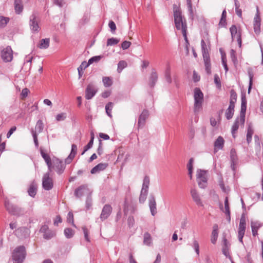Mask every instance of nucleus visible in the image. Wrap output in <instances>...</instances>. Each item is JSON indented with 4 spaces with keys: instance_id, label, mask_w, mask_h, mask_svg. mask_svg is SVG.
Returning <instances> with one entry per match:
<instances>
[{
    "instance_id": "1",
    "label": "nucleus",
    "mask_w": 263,
    "mask_h": 263,
    "mask_svg": "<svg viewBox=\"0 0 263 263\" xmlns=\"http://www.w3.org/2000/svg\"><path fill=\"white\" fill-rule=\"evenodd\" d=\"M174 17L175 27L177 30H181L184 40L188 43L187 38V25L185 19L183 17L181 10L176 5L173 6Z\"/></svg>"
},
{
    "instance_id": "2",
    "label": "nucleus",
    "mask_w": 263,
    "mask_h": 263,
    "mask_svg": "<svg viewBox=\"0 0 263 263\" xmlns=\"http://www.w3.org/2000/svg\"><path fill=\"white\" fill-rule=\"evenodd\" d=\"M194 110L195 113L198 112L202 108L203 102V93L199 88L196 87L194 90Z\"/></svg>"
},
{
    "instance_id": "3",
    "label": "nucleus",
    "mask_w": 263,
    "mask_h": 263,
    "mask_svg": "<svg viewBox=\"0 0 263 263\" xmlns=\"http://www.w3.org/2000/svg\"><path fill=\"white\" fill-rule=\"evenodd\" d=\"M4 205L9 213L15 216H20L23 213L22 208L12 204L7 197L4 198Z\"/></svg>"
},
{
    "instance_id": "4",
    "label": "nucleus",
    "mask_w": 263,
    "mask_h": 263,
    "mask_svg": "<svg viewBox=\"0 0 263 263\" xmlns=\"http://www.w3.org/2000/svg\"><path fill=\"white\" fill-rule=\"evenodd\" d=\"M196 179L199 186L201 189H204L207 186L208 171L198 169L196 172Z\"/></svg>"
},
{
    "instance_id": "5",
    "label": "nucleus",
    "mask_w": 263,
    "mask_h": 263,
    "mask_svg": "<svg viewBox=\"0 0 263 263\" xmlns=\"http://www.w3.org/2000/svg\"><path fill=\"white\" fill-rule=\"evenodd\" d=\"M12 257L13 263H22L25 257V248L24 246L17 247L14 250Z\"/></svg>"
},
{
    "instance_id": "6",
    "label": "nucleus",
    "mask_w": 263,
    "mask_h": 263,
    "mask_svg": "<svg viewBox=\"0 0 263 263\" xmlns=\"http://www.w3.org/2000/svg\"><path fill=\"white\" fill-rule=\"evenodd\" d=\"M50 172L45 173L42 178V186L44 190L49 191L53 187V180L50 177Z\"/></svg>"
},
{
    "instance_id": "7",
    "label": "nucleus",
    "mask_w": 263,
    "mask_h": 263,
    "mask_svg": "<svg viewBox=\"0 0 263 263\" xmlns=\"http://www.w3.org/2000/svg\"><path fill=\"white\" fill-rule=\"evenodd\" d=\"M54 168L59 175L62 174L65 168V165L58 158H54L52 162V169Z\"/></svg>"
},
{
    "instance_id": "8",
    "label": "nucleus",
    "mask_w": 263,
    "mask_h": 263,
    "mask_svg": "<svg viewBox=\"0 0 263 263\" xmlns=\"http://www.w3.org/2000/svg\"><path fill=\"white\" fill-rule=\"evenodd\" d=\"M1 57L6 62H10L12 60V50L10 46H7L1 51Z\"/></svg>"
},
{
    "instance_id": "9",
    "label": "nucleus",
    "mask_w": 263,
    "mask_h": 263,
    "mask_svg": "<svg viewBox=\"0 0 263 263\" xmlns=\"http://www.w3.org/2000/svg\"><path fill=\"white\" fill-rule=\"evenodd\" d=\"M98 91V89L93 84H89L85 90V98L87 100L92 99Z\"/></svg>"
},
{
    "instance_id": "10",
    "label": "nucleus",
    "mask_w": 263,
    "mask_h": 263,
    "mask_svg": "<svg viewBox=\"0 0 263 263\" xmlns=\"http://www.w3.org/2000/svg\"><path fill=\"white\" fill-rule=\"evenodd\" d=\"M232 38L233 40L236 39L240 48L241 47L242 41L241 38V34L240 31H237V27L235 25H232L230 28Z\"/></svg>"
},
{
    "instance_id": "11",
    "label": "nucleus",
    "mask_w": 263,
    "mask_h": 263,
    "mask_svg": "<svg viewBox=\"0 0 263 263\" xmlns=\"http://www.w3.org/2000/svg\"><path fill=\"white\" fill-rule=\"evenodd\" d=\"M39 20L35 14H32L30 17V27L33 32H39L40 26L39 25Z\"/></svg>"
},
{
    "instance_id": "12",
    "label": "nucleus",
    "mask_w": 263,
    "mask_h": 263,
    "mask_svg": "<svg viewBox=\"0 0 263 263\" xmlns=\"http://www.w3.org/2000/svg\"><path fill=\"white\" fill-rule=\"evenodd\" d=\"M112 207L108 204H105L102 210L101 213L100 214V218L101 221H104L111 214L112 212Z\"/></svg>"
},
{
    "instance_id": "13",
    "label": "nucleus",
    "mask_w": 263,
    "mask_h": 263,
    "mask_svg": "<svg viewBox=\"0 0 263 263\" xmlns=\"http://www.w3.org/2000/svg\"><path fill=\"white\" fill-rule=\"evenodd\" d=\"M155 197L154 195L151 194L148 199V206L153 216H155L157 213Z\"/></svg>"
},
{
    "instance_id": "14",
    "label": "nucleus",
    "mask_w": 263,
    "mask_h": 263,
    "mask_svg": "<svg viewBox=\"0 0 263 263\" xmlns=\"http://www.w3.org/2000/svg\"><path fill=\"white\" fill-rule=\"evenodd\" d=\"M241 110L240 116L242 121L245 120V114L247 109V99L245 95H242L241 98Z\"/></svg>"
},
{
    "instance_id": "15",
    "label": "nucleus",
    "mask_w": 263,
    "mask_h": 263,
    "mask_svg": "<svg viewBox=\"0 0 263 263\" xmlns=\"http://www.w3.org/2000/svg\"><path fill=\"white\" fill-rule=\"evenodd\" d=\"M260 21L261 19L259 16V10L258 7H257L256 13L254 18V29L256 33L260 31Z\"/></svg>"
},
{
    "instance_id": "16",
    "label": "nucleus",
    "mask_w": 263,
    "mask_h": 263,
    "mask_svg": "<svg viewBox=\"0 0 263 263\" xmlns=\"http://www.w3.org/2000/svg\"><path fill=\"white\" fill-rule=\"evenodd\" d=\"M231 167L233 171H235V165L238 163V157L235 149L232 148L230 152Z\"/></svg>"
},
{
    "instance_id": "17",
    "label": "nucleus",
    "mask_w": 263,
    "mask_h": 263,
    "mask_svg": "<svg viewBox=\"0 0 263 263\" xmlns=\"http://www.w3.org/2000/svg\"><path fill=\"white\" fill-rule=\"evenodd\" d=\"M190 193L193 201L196 203V204L199 206H202L203 204L197 191L195 189H192Z\"/></svg>"
},
{
    "instance_id": "18",
    "label": "nucleus",
    "mask_w": 263,
    "mask_h": 263,
    "mask_svg": "<svg viewBox=\"0 0 263 263\" xmlns=\"http://www.w3.org/2000/svg\"><path fill=\"white\" fill-rule=\"evenodd\" d=\"M29 234V230L26 227H21L15 231V234L20 238H26Z\"/></svg>"
},
{
    "instance_id": "19",
    "label": "nucleus",
    "mask_w": 263,
    "mask_h": 263,
    "mask_svg": "<svg viewBox=\"0 0 263 263\" xmlns=\"http://www.w3.org/2000/svg\"><path fill=\"white\" fill-rule=\"evenodd\" d=\"M245 120L243 121L241 120V117H238L235 121L234 124L232 127V134L234 138L235 137V133L237 131L240 125H243L245 124Z\"/></svg>"
},
{
    "instance_id": "20",
    "label": "nucleus",
    "mask_w": 263,
    "mask_h": 263,
    "mask_svg": "<svg viewBox=\"0 0 263 263\" xmlns=\"http://www.w3.org/2000/svg\"><path fill=\"white\" fill-rule=\"evenodd\" d=\"M149 116L148 110H144L139 116L138 125L139 127H142L145 125L146 120Z\"/></svg>"
},
{
    "instance_id": "21",
    "label": "nucleus",
    "mask_w": 263,
    "mask_h": 263,
    "mask_svg": "<svg viewBox=\"0 0 263 263\" xmlns=\"http://www.w3.org/2000/svg\"><path fill=\"white\" fill-rule=\"evenodd\" d=\"M89 190L88 188V186L87 185H82L79 186L78 188L76 189L74 191V195L77 198H80L83 195H84V194L86 192H88Z\"/></svg>"
},
{
    "instance_id": "22",
    "label": "nucleus",
    "mask_w": 263,
    "mask_h": 263,
    "mask_svg": "<svg viewBox=\"0 0 263 263\" xmlns=\"http://www.w3.org/2000/svg\"><path fill=\"white\" fill-rule=\"evenodd\" d=\"M224 143V140L221 136H219L214 142V153L222 149Z\"/></svg>"
},
{
    "instance_id": "23",
    "label": "nucleus",
    "mask_w": 263,
    "mask_h": 263,
    "mask_svg": "<svg viewBox=\"0 0 263 263\" xmlns=\"http://www.w3.org/2000/svg\"><path fill=\"white\" fill-rule=\"evenodd\" d=\"M77 152V146L73 144L71 145V151L68 156V157L65 159V163L67 164H69L71 162L72 160L75 157Z\"/></svg>"
},
{
    "instance_id": "24",
    "label": "nucleus",
    "mask_w": 263,
    "mask_h": 263,
    "mask_svg": "<svg viewBox=\"0 0 263 263\" xmlns=\"http://www.w3.org/2000/svg\"><path fill=\"white\" fill-rule=\"evenodd\" d=\"M218 236V226L217 224H214L211 234V241L213 244H215Z\"/></svg>"
},
{
    "instance_id": "25",
    "label": "nucleus",
    "mask_w": 263,
    "mask_h": 263,
    "mask_svg": "<svg viewBox=\"0 0 263 263\" xmlns=\"http://www.w3.org/2000/svg\"><path fill=\"white\" fill-rule=\"evenodd\" d=\"M108 166L107 163H99L95 167H93L90 171L92 174L99 173L100 172L104 170Z\"/></svg>"
},
{
    "instance_id": "26",
    "label": "nucleus",
    "mask_w": 263,
    "mask_h": 263,
    "mask_svg": "<svg viewBox=\"0 0 263 263\" xmlns=\"http://www.w3.org/2000/svg\"><path fill=\"white\" fill-rule=\"evenodd\" d=\"M158 80V74L155 70H153L149 78L148 85L150 87H154Z\"/></svg>"
},
{
    "instance_id": "27",
    "label": "nucleus",
    "mask_w": 263,
    "mask_h": 263,
    "mask_svg": "<svg viewBox=\"0 0 263 263\" xmlns=\"http://www.w3.org/2000/svg\"><path fill=\"white\" fill-rule=\"evenodd\" d=\"M41 154L48 166L49 171L51 172L52 162L49 155L45 153L43 150H41Z\"/></svg>"
},
{
    "instance_id": "28",
    "label": "nucleus",
    "mask_w": 263,
    "mask_h": 263,
    "mask_svg": "<svg viewBox=\"0 0 263 263\" xmlns=\"http://www.w3.org/2000/svg\"><path fill=\"white\" fill-rule=\"evenodd\" d=\"M37 188V186L36 183L34 181L32 182L28 190L29 195L32 197H34L36 194Z\"/></svg>"
},
{
    "instance_id": "29",
    "label": "nucleus",
    "mask_w": 263,
    "mask_h": 263,
    "mask_svg": "<svg viewBox=\"0 0 263 263\" xmlns=\"http://www.w3.org/2000/svg\"><path fill=\"white\" fill-rule=\"evenodd\" d=\"M14 9L17 14H20L23 10V5L22 0H14Z\"/></svg>"
},
{
    "instance_id": "30",
    "label": "nucleus",
    "mask_w": 263,
    "mask_h": 263,
    "mask_svg": "<svg viewBox=\"0 0 263 263\" xmlns=\"http://www.w3.org/2000/svg\"><path fill=\"white\" fill-rule=\"evenodd\" d=\"M50 43V39L49 38L42 39L38 45V47L40 49H47Z\"/></svg>"
},
{
    "instance_id": "31",
    "label": "nucleus",
    "mask_w": 263,
    "mask_h": 263,
    "mask_svg": "<svg viewBox=\"0 0 263 263\" xmlns=\"http://www.w3.org/2000/svg\"><path fill=\"white\" fill-rule=\"evenodd\" d=\"M149 184V178L148 176H146L144 177L142 184V187L141 189L142 191L144 192H148V187Z\"/></svg>"
},
{
    "instance_id": "32",
    "label": "nucleus",
    "mask_w": 263,
    "mask_h": 263,
    "mask_svg": "<svg viewBox=\"0 0 263 263\" xmlns=\"http://www.w3.org/2000/svg\"><path fill=\"white\" fill-rule=\"evenodd\" d=\"M237 94L234 89L230 91V105L235 106V103L237 101Z\"/></svg>"
},
{
    "instance_id": "33",
    "label": "nucleus",
    "mask_w": 263,
    "mask_h": 263,
    "mask_svg": "<svg viewBox=\"0 0 263 263\" xmlns=\"http://www.w3.org/2000/svg\"><path fill=\"white\" fill-rule=\"evenodd\" d=\"M201 46L203 58L210 56L208 47L203 40L201 41Z\"/></svg>"
},
{
    "instance_id": "34",
    "label": "nucleus",
    "mask_w": 263,
    "mask_h": 263,
    "mask_svg": "<svg viewBox=\"0 0 263 263\" xmlns=\"http://www.w3.org/2000/svg\"><path fill=\"white\" fill-rule=\"evenodd\" d=\"M203 58L205 67V70L207 73L211 74V71L210 56L203 57Z\"/></svg>"
},
{
    "instance_id": "35",
    "label": "nucleus",
    "mask_w": 263,
    "mask_h": 263,
    "mask_svg": "<svg viewBox=\"0 0 263 263\" xmlns=\"http://www.w3.org/2000/svg\"><path fill=\"white\" fill-rule=\"evenodd\" d=\"M235 106L230 105L226 112V117L228 120L231 119L234 115Z\"/></svg>"
},
{
    "instance_id": "36",
    "label": "nucleus",
    "mask_w": 263,
    "mask_h": 263,
    "mask_svg": "<svg viewBox=\"0 0 263 263\" xmlns=\"http://www.w3.org/2000/svg\"><path fill=\"white\" fill-rule=\"evenodd\" d=\"M246 218H245V215H242L241 216V218L240 219L238 230L245 231H246Z\"/></svg>"
},
{
    "instance_id": "37",
    "label": "nucleus",
    "mask_w": 263,
    "mask_h": 263,
    "mask_svg": "<svg viewBox=\"0 0 263 263\" xmlns=\"http://www.w3.org/2000/svg\"><path fill=\"white\" fill-rule=\"evenodd\" d=\"M44 129V123L41 120H39L36 124L35 129L34 130H36V133H40L42 132Z\"/></svg>"
},
{
    "instance_id": "38",
    "label": "nucleus",
    "mask_w": 263,
    "mask_h": 263,
    "mask_svg": "<svg viewBox=\"0 0 263 263\" xmlns=\"http://www.w3.org/2000/svg\"><path fill=\"white\" fill-rule=\"evenodd\" d=\"M9 21L10 18L9 17L0 16V29L5 27Z\"/></svg>"
},
{
    "instance_id": "39",
    "label": "nucleus",
    "mask_w": 263,
    "mask_h": 263,
    "mask_svg": "<svg viewBox=\"0 0 263 263\" xmlns=\"http://www.w3.org/2000/svg\"><path fill=\"white\" fill-rule=\"evenodd\" d=\"M254 133V130L252 128V126L250 125L248 128L247 134V141L248 144L252 140V137Z\"/></svg>"
},
{
    "instance_id": "40",
    "label": "nucleus",
    "mask_w": 263,
    "mask_h": 263,
    "mask_svg": "<svg viewBox=\"0 0 263 263\" xmlns=\"http://www.w3.org/2000/svg\"><path fill=\"white\" fill-rule=\"evenodd\" d=\"M248 73L249 77V86L248 88V92L250 93L253 84V79L254 77V74L251 68H249L248 69Z\"/></svg>"
},
{
    "instance_id": "41",
    "label": "nucleus",
    "mask_w": 263,
    "mask_h": 263,
    "mask_svg": "<svg viewBox=\"0 0 263 263\" xmlns=\"http://www.w3.org/2000/svg\"><path fill=\"white\" fill-rule=\"evenodd\" d=\"M93 140H94V135L93 134H91V139L88 142V143L84 147V151L82 153V155H83L86 151H87L89 149L91 148L93 145Z\"/></svg>"
},
{
    "instance_id": "42",
    "label": "nucleus",
    "mask_w": 263,
    "mask_h": 263,
    "mask_svg": "<svg viewBox=\"0 0 263 263\" xmlns=\"http://www.w3.org/2000/svg\"><path fill=\"white\" fill-rule=\"evenodd\" d=\"M143 243L147 246H150L152 243V237L151 235L146 232L144 234Z\"/></svg>"
},
{
    "instance_id": "43",
    "label": "nucleus",
    "mask_w": 263,
    "mask_h": 263,
    "mask_svg": "<svg viewBox=\"0 0 263 263\" xmlns=\"http://www.w3.org/2000/svg\"><path fill=\"white\" fill-rule=\"evenodd\" d=\"M227 12L226 10L222 11L221 17L219 23V25L221 27H224L226 24Z\"/></svg>"
},
{
    "instance_id": "44",
    "label": "nucleus",
    "mask_w": 263,
    "mask_h": 263,
    "mask_svg": "<svg viewBox=\"0 0 263 263\" xmlns=\"http://www.w3.org/2000/svg\"><path fill=\"white\" fill-rule=\"evenodd\" d=\"M114 104L112 102H108L105 106V110L107 115L110 118L112 117L111 110L113 108Z\"/></svg>"
},
{
    "instance_id": "45",
    "label": "nucleus",
    "mask_w": 263,
    "mask_h": 263,
    "mask_svg": "<svg viewBox=\"0 0 263 263\" xmlns=\"http://www.w3.org/2000/svg\"><path fill=\"white\" fill-rule=\"evenodd\" d=\"M102 81H103L104 86L106 87H110L112 84V79L110 78V77H103Z\"/></svg>"
},
{
    "instance_id": "46",
    "label": "nucleus",
    "mask_w": 263,
    "mask_h": 263,
    "mask_svg": "<svg viewBox=\"0 0 263 263\" xmlns=\"http://www.w3.org/2000/svg\"><path fill=\"white\" fill-rule=\"evenodd\" d=\"M127 66V63L125 61H120L118 64L117 71L120 73L122 70Z\"/></svg>"
},
{
    "instance_id": "47",
    "label": "nucleus",
    "mask_w": 263,
    "mask_h": 263,
    "mask_svg": "<svg viewBox=\"0 0 263 263\" xmlns=\"http://www.w3.org/2000/svg\"><path fill=\"white\" fill-rule=\"evenodd\" d=\"M55 235V232L53 231L48 230L43 235L44 238L49 239Z\"/></svg>"
},
{
    "instance_id": "48",
    "label": "nucleus",
    "mask_w": 263,
    "mask_h": 263,
    "mask_svg": "<svg viewBox=\"0 0 263 263\" xmlns=\"http://www.w3.org/2000/svg\"><path fill=\"white\" fill-rule=\"evenodd\" d=\"M31 133L33 138L35 146L36 148H38L39 144L37 140V133H36V130H34L33 128H31Z\"/></svg>"
},
{
    "instance_id": "49",
    "label": "nucleus",
    "mask_w": 263,
    "mask_h": 263,
    "mask_svg": "<svg viewBox=\"0 0 263 263\" xmlns=\"http://www.w3.org/2000/svg\"><path fill=\"white\" fill-rule=\"evenodd\" d=\"M64 235L67 238H70L73 236L74 231L70 228H66L64 230Z\"/></svg>"
},
{
    "instance_id": "50",
    "label": "nucleus",
    "mask_w": 263,
    "mask_h": 263,
    "mask_svg": "<svg viewBox=\"0 0 263 263\" xmlns=\"http://www.w3.org/2000/svg\"><path fill=\"white\" fill-rule=\"evenodd\" d=\"M262 226L261 223H260L258 221H251V229H254L255 230H257Z\"/></svg>"
},
{
    "instance_id": "51",
    "label": "nucleus",
    "mask_w": 263,
    "mask_h": 263,
    "mask_svg": "<svg viewBox=\"0 0 263 263\" xmlns=\"http://www.w3.org/2000/svg\"><path fill=\"white\" fill-rule=\"evenodd\" d=\"M224 208H225V213L229 217V220L231 219L230 218V210L229 208V204L228 202V197H226L224 200Z\"/></svg>"
},
{
    "instance_id": "52",
    "label": "nucleus",
    "mask_w": 263,
    "mask_h": 263,
    "mask_svg": "<svg viewBox=\"0 0 263 263\" xmlns=\"http://www.w3.org/2000/svg\"><path fill=\"white\" fill-rule=\"evenodd\" d=\"M235 12L237 15L240 18H242V11L239 8L240 5L238 1L235 0Z\"/></svg>"
},
{
    "instance_id": "53",
    "label": "nucleus",
    "mask_w": 263,
    "mask_h": 263,
    "mask_svg": "<svg viewBox=\"0 0 263 263\" xmlns=\"http://www.w3.org/2000/svg\"><path fill=\"white\" fill-rule=\"evenodd\" d=\"M148 192H144L141 191L139 201L140 203H143L146 199Z\"/></svg>"
},
{
    "instance_id": "54",
    "label": "nucleus",
    "mask_w": 263,
    "mask_h": 263,
    "mask_svg": "<svg viewBox=\"0 0 263 263\" xmlns=\"http://www.w3.org/2000/svg\"><path fill=\"white\" fill-rule=\"evenodd\" d=\"M119 42V40L111 37L108 39L107 41V46H112L117 44Z\"/></svg>"
},
{
    "instance_id": "55",
    "label": "nucleus",
    "mask_w": 263,
    "mask_h": 263,
    "mask_svg": "<svg viewBox=\"0 0 263 263\" xmlns=\"http://www.w3.org/2000/svg\"><path fill=\"white\" fill-rule=\"evenodd\" d=\"M92 205V198L91 196V193H89L87 196L86 200V208L87 210L89 209Z\"/></svg>"
},
{
    "instance_id": "56",
    "label": "nucleus",
    "mask_w": 263,
    "mask_h": 263,
    "mask_svg": "<svg viewBox=\"0 0 263 263\" xmlns=\"http://www.w3.org/2000/svg\"><path fill=\"white\" fill-rule=\"evenodd\" d=\"M165 79L166 81L168 83H171L172 82V79L171 77V71L170 68L168 67L165 71Z\"/></svg>"
},
{
    "instance_id": "57",
    "label": "nucleus",
    "mask_w": 263,
    "mask_h": 263,
    "mask_svg": "<svg viewBox=\"0 0 263 263\" xmlns=\"http://www.w3.org/2000/svg\"><path fill=\"white\" fill-rule=\"evenodd\" d=\"M55 118L57 121H64L66 118V114L64 112L59 114L56 116Z\"/></svg>"
},
{
    "instance_id": "58",
    "label": "nucleus",
    "mask_w": 263,
    "mask_h": 263,
    "mask_svg": "<svg viewBox=\"0 0 263 263\" xmlns=\"http://www.w3.org/2000/svg\"><path fill=\"white\" fill-rule=\"evenodd\" d=\"M102 57L101 55L93 57L88 60L89 64H91L94 62H98L102 59Z\"/></svg>"
},
{
    "instance_id": "59",
    "label": "nucleus",
    "mask_w": 263,
    "mask_h": 263,
    "mask_svg": "<svg viewBox=\"0 0 263 263\" xmlns=\"http://www.w3.org/2000/svg\"><path fill=\"white\" fill-rule=\"evenodd\" d=\"M187 6L188 11L189 12L190 16V17L193 19L194 16V13L192 7V3H187Z\"/></svg>"
},
{
    "instance_id": "60",
    "label": "nucleus",
    "mask_w": 263,
    "mask_h": 263,
    "mask_svg": "<svg viewBox=\"0 0 263 263\" xmlns=\"http://www.w3.org/2000/svg\"><path fill=\"white\" fill-rule=\"evenodd\" d=\"M67 221L69 223H71L73 226H75L73 223V215L71 212H69L68 213Z\"/></svg>"
},
{
    "instance_id": "61",
    "label": "nucleus",
    "mask_w": 263,
    "mask_h": 263,
    "mask_svg": "<svg viewBox=\"0 0 263 263\" xmlns=\"http://www.w3.org/2000/svg\"><path fill=\"white\" fill-rule=\"evenodd\" d=\"M214 82L218 88L221 87V82L219 76L217 74L214 75Z\"/></svg>"
},
{
    "instance_id": "62",
    "label": "nucleus",
    "mask_w": 263,
    "mask_h": 263,
    "mask_svg": "<svg viewBox=\"0 0 263 263\" xmlns=\"http://www.w3.org/2000/svg\"><path fill=\"white\" fill-rule=\"evenodd\" d=\"M131 45V43L129 41H124L121 44V47L123 49L125 50L128 49Z\"/></svg>"
},
{
    "instance_id": "63",
    "label": "nucleus",
    "mask_w": 263,
    "mask_h": 263,
    "mask_svg": "<svg viewBox=\"0 0 263 263\" xmlns=\"http://www.w3.org/2000/svg\"><path fill=\"white\" fill-rule=\"evenodd\" d=\"M108 26L110 28L111 31L114 33L116 30V26L115 23L112 21H110L108 24Z\"/></svg>"
},
{
    "instance_id": "64",
    "label": "nucleus",
    "mask_w": 263,
    "mask_h": 263,
    "mask_svg": "<svg viewBox=\"0 0 263 263\" xmlns=\"http://www.w3.org/2000/svg\"><path fill=\"white\" fill-rule=\"evenodd\" d=\"M193 247L195 250V252L197 254V255H199V245L198 241L196 240H195L194 241Z\"/></svg>"
}]
</instances>
